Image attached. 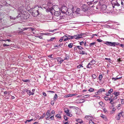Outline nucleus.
Instances as JSON below:
<instances>
[{
    "label": "nucleus",
    "mask_w": 124,
    "mask_h": 124,
    "mask_svg": "<svg viewBox=\"0 0 124 124\" xmlns=\"http://www.w3.org/2000/svg\"><path fill=\"white\" fill-rule=\"evenodd\" d=\"M42 9L38 6H36L33 8L32 15L34 16H36L41 13L40 11Z\"/></svg>",
    "instance_id": "f257e3e1"
},
{
    "label": "nucleus",
    "mask_w": 124,
    "mask_h": 124,
    "mask_svg": "<svg viewBox=\"0 0 124 124\" xmlns=\"http://www.w3.org/2000/svg\"><path fill=\"white\" fill-rule=\"evenodd\" d=\"M86 5V16H89L92 14L97 13V12L96 10H95V11L94 12L93 11H92V9H91V7L88 5L87 4Z\"/></svg>",
    "instance_id": "f03ea898"
},
{
    "label": "nucleus",
    "mask_w": 124,
    "mask_h": 124,
    "mask_svg": "<svg viewBox=\"0 0 124 124\" xmlns=\"http://www.w3.org/2000/svg\"><path fill=\"white\" fill-rule=\"evenodd\" d=\"M107 7L106 6L103 4L102 5L100 10L101 13H113V10H109L108 11H107V9H106Z\"/></svg>",
    "instance_id": "7ed1b4c3"
},
{
    "label": "nucleus",
    "mask_w": 124,
    "mask_h": 124,
    "mask_svg": "<svg viewBox=\"0 0 124 124\" xmlns=\"http://www.w3.org/2000/svg\"><path fill=\"white\" fill-rule=\"evenodd\" d=\"M82 34H79L78 35H74V36H71L69 35H68L67 36H66V37H67L66 39H64V41H66L68 39H72L74 38V37H77V38H75L76 39H79L80 38H82V37H81L82 36Z\"/></svg>",
    "instance_id": "20e7f679"
},
{
    "label": "nucleus",
    "mask_w": 124,
    "mask_h": 124,
    "mask_svg": "<svg viewBox=\"0 0 124 124\" xmlns=\"http://www.w3.org/2000/svg\"><path fill=\"white\" fill-rule=\"evenodd\" d=\"M104 43L107 45L113 46H115L116 45H118L119 44V43L117 42H112L109 41H106Z\"/></svg>",
    "instance_id": "39448f33"
},
{
    "label": "nucleus",
    "mask_w": 124,
    "mask_h": 124,
    "mask_svg": "<svg viewBox=\"0 0 124 124\" xmlns=\"http://www.w3.org/2000/svg\"><path fill=\"white\" fill-rule=\"evenodd\" d=\"M50 11L51 13L53 14L54 13V15L56 16H58L60 14V12L59 11H55L52 7H51L49 8Z\"/></svg>",
    "instance_id": "423d86ee"
},
{
    "label": "nucleus",
    "mask_w": 124,
    "mask_h": 124,
    "mask_svg": "<svg viewBox=\"0 0 124 124\" xmlns=\"http://www.w3.org/2000/svg\"><path fill=\"white\" fill-rule=\"evenodd\" d=\"M87 2V4L88 5L91 7L93 6L94 4H96L98 2L97 0H93Z\"/></svg>",
    "instance_id": "0eeeda50"
},
{
    "label": "nucleus",
    "mask_w": 124,
    "mask_h": 124,
    "mask_svg": "<svg viewBox=\"0 0 124 124\" xmlns=\"http://www.w3.org/2000/svg\"><path fill=\"white\" fill-rule=\"evenodd\" d=\"M70 6H71L72 7V8H71V9L73 13H74L75 12L76 14H80L79 12V11H80V9L79 8H77L76 10V11H74V7H73V6L72 5H70Z\"/></svg>",
    "instance_id": "6e6552de"
},
{
    "label": "nucleus",
    "mask_w": 124,
    "mask_h": 124,
    "mask_svg": "<svg viewBox=\"0 0 124 124\" xmlns=\"http://www.w3.org/2000/svg\"><path fill=\"white\" fill-rule=\"evenodd\" d=\"M123 113V112H122L117 115L116 117V119L117 120H119L121 116H122V113Z\"/></svg>",
    "instance_id": "1a4fd4ad"
},
{
    "label": "nucleus",
    "mask_w": 124,
    "mask_h": 124,
    "mask_svg": "<svg viewBox=\"0 0 124 124\" xmlns=\"http://www.w3.org/2000/svg\"><path fill=\"white\" fill-rule=\"evenodd\" d=\"M25 91L27 93V94H29L30 96L31 95H33L34 94V93L31 92L30 90H28L27 89H26Z\"/></svg>",
    "instance_id": "9d476101"
},
{
    "label": "nucleus",
    "mask_w": 124,
    "mask_h": 124,
    "mask_svg": "<svg viewBox=\"0 0 124 124\" xmlns=\"http://www.w3.org/2000/svg\"><path fill=\"white\" fill-rule=\"evenodd\" d=\"M64 112L66 113V115L67 116H72V114H71L70 113V110L67 109V110H65Z\"/></svg>",
    "instance_id": "9b49d317"
},
{
    "label": "nucleus",
    "mask_w": 124,
    "mask_h": 124,
    "mask_svg": "<svg viewBox=\"0 0 124 124\" xmlns=\"http://www.w3.org/2000/svg\"><path fill=\"white\" fill-rule=\"evenodd\" d=\"M86 118L89 121L92 120V119L93 118V117L91 116H86Z\"/></svg>",
    "instance_id": "f8f14e48"
},
{
    "label": "nucleus",
    "mask_w": 124,
    "mask_h": 124,
    "mask_svg": "<svg viewBox=\"0 0 124 124\" xmlns=\"http://www.w3.org/2000/svg\"><path fill=\"white\" fill-rule=\"evenodd\" d=\"M76 95L75 94H69L67 95H66L65 97L66 98L69 97H72Z\"/></svg>",
    "instance_id": "ddd939ff"
},
{
    "label": "nucleus",
    "mask_w": 124,
    "mask_h": 124,
    "mask_svg": "<svg viewBox=\"0 0 124 124\" xmlns=\"http://www.w3.org/2000/svg\"><path fill=\"white\" fill-rule=\"evenodd\" d=\"M99 103L101 107V108H103L104 107L105 104L102 101H101L99 102Z\"/></svg>",
    "instance_id": "4468645a"
},
{
    "label": "nucleus",
    "mask_w": 124,
    "mask_h": 124,
    "mask_svg": "<svg viewBox=\"0 0 124 124\" xmlns=\"http://www.w3.org/2000/svg\"><path fill=\"white\" fill-rule=\"evenodd\" d=\"M50 110H48L46 114V115H47V117L46 118V119H47L48 118L49 116H50Z\"/></svg>",
    "instance_id": "2eb2a0df"
},
{
    "label": "nucleus",
    "mask_w": 124,
    "mask_h": 124,
    "mask_svg": "<svg viewBox=\"0 0 124 124\" xmlns=\"http://www.w3.org/2000/svg\"><path fill=\"white\" fill-rule=\"evenodd\" d=\"M115 95V96L117 97L120 94V93L119 92H115L113 93Z\"/></svg>",
    "instance_id": "dca6fc26"
},
{
    "label": "nucleus",
    "mask_w": 124,
    "mask_h": 124,
    "mask_svg": "<svg viewBox=\"0 0 124 124\" xmlns=\"http://www.w3.org/2000/svg\"><path fill=\"white\" fill-rule=\"evenodd\" d=\"M105 90L104 88H101L98 91V93H99V94L103 92H105Z\"/></svg>",
    "instance_id": "f3484780"
},
{
    "label": "nucleus",
    "mask_w": 124,
    "mask_h": 124,
    "mask_svg": "<svg viewBox=\"0 0 124 124\" xmlns=\"http://www.w3.org/2000/svg\"><path fill=\"white\" fill-rule=\"evenodd\" d=\"M40 33L41 34L43 35H48V36H49V35L51 36L53 34H52L51 33Z\"/></svg>",
    "instance_id": "a211bd4d"
},
{
    "label": "nucleus",
    "mask_w": 124,
    "mask_h": 124,
    "mask_svg": "<svg viewBox=\"0 0 124 124\" xmlns=\"http://www.w3.org/2000/svg\"><path fill=\"white\" fill-rule=\"evenodd\" d=\"M58 97L57 95L55 94L54 97V101H55L57 100Z\"/></svg>",
    "instance_id": "6ab92c4d"
},
{
    "label": "nucleus",
    "mask_w": 124,
    "mask_h": 124,
    "mask_svg": "<svg viewBox=\"0 0 124 124\" xmlns=\"http://www.w3.org/2000/svg\"><path fill=\"white\" fill-rule=\"evenodd\" d=\"M89 63L92 65H93L94 64L96 63V61L94 60H92Z\"/></svg>",
    "instance_id": "aec40b11"
},
{
    "label": "nucleus",
    "mask_w": 124,
    "mask_h": 124,
    "mask_svg": "<svg viewBox=\"0 0 124 124\" xmlns=\"http://www.w3.org/2000/svg\"><path fill=\"white\" fill-rule=\"evenodd\" d=\"M41 35L42 34H41L40 36H39L38 35V34H37V35H34V36L35 37L38 38L40 39H42L43 38L42 37V36Z\"/></svg>",
    "instance_id": "412c9836"
},
{
    "label": "nucleus",
    "mask_w": 124,
    "mask_h": 124,
    "mask_svg": "<svg viewBox=\"0 0 124 124\" xmlns=\"http://www.w3.org/2000/svg\"><path fill=\"white\" fill-rule=\"evenodd\" d=\"M55 111L53 110L50 113V116H54V113H55Z\"/></svg>",
    "instance_id": "4be33fe9"
},
{
    "label": "nucleus",
    "mask_w": 124,
    "mask_h": 124,
    "mask_svg": "<svg viewBox=\"0 0 124 124\" xmlns=\"http://www.w3.org/2000/svg\"><path fill=\"white\" fill-rule=\"evenodd\" d=\"M104 98L106 101H108V100H110L111 99L110 98H109L108 97L105 96L104 97Z\"/></svg>",
    "instance_id": "5701e85b"
},
{
    "label": "nucleus",
    "mask_w": 124,
    "mask_h": 124,
    "mask_svg": "<svg viewBox=\"0 0 124 124\" xmlns=\"http://www.w3.org/2000/svg\"><path fill=\"white\" fill-rule=\"evenodd\" d=\"M85 100L84 99H81L79 100V103H82L85 101Z\"/></svg>",
    "instance_id": "b1692460"
},
{
    "label": "nucleus",
    "mask_w": 124,
    "mask_h": 124,
    "mask_svg": "<svg viewBox=\"0 0 124 124\" xmlns=\"http://www.w3.org/2000/svg\"><path fill=\"white\" fill-rule=\"evenodd\" d=\"M48 119L50 120H54V116H50V117L49 118L48 117Z\"/></svg>",
    "instance_id": "393cba45"
},
{
    "label": "nucleus",
    "mask_w": 124,
    "mask_h": 124,
    "mask_svg": "<svg viewBox=\"0 0 124 124\" xmlns=\"http://www.w3.org/2000/svg\"><path fill=\"white\" fill-rule=\"evenodd\" d=\"M92 65L90 64L89 63H88V64L86 66V67L87 68H91V66Z\"/></svg>",
    "instance_id": "a878e982"
},
{
    "label": "nucleus",
    "mask_w": 124,
    "mask_h": 124,
    "mask_svg": "<svg viewBox=\"0 0 124 124\" xmlns=\"http://www.w3.org/2000/svg\"><path fill=\"white\" fill-rule=\"evenodd\" d=\"M65 37H66V35H65L63 37H61L60 39L59 40V41L61 42L62 41L63 38H65Z\"/></svg>",
    "instance_id": "bb28decb"
},
{
    "label": "nucleus",
    "mask_w": 124,
    "mask_h": 124,
    "mask_svg": "<svg viewBox=\"0 0 124 124\" xmlns=\"http://www.w3.org/2000/svg\"><path fill=\"white\" fill-rule=\"evenodd\" d=\"M76 47L79 49L81 50L83 49V48L80 46H76Z\"/></svg>",
    "instance_id": "cd10ccee"
},
{
    "label": "nucleus",
    "mask_w": 124,
    "mask_h": 124,
    "mask_svg": "<svg viewBox=\"0 0 124 124\" xmlns=\"http://www.w3.org/2000/svg\"><path fill=\"white\" fill-rule=\"evenodd\" d=\"M113 91V89H112L111 88L110 90L108 91V93L110 94Z\"/></svg>",
    "instance_id": "c85d7f7f"
},
{
    "label": "nucleus",
    "mask_w": 124,
    "mask_h": 124,
    "mask_svg": "<svg viewBox=\"0 0 124 124\" xmlns=\"http://www.w3.org/2000/svg\"><path fill=\"white\" fill-rule=\"evenodd\" d=\"M55 116L57 118H61V116H60V114H57L55 115Z\"/></svg>",
    "instance_id": "c756f323"
},
{
    "label": "nucleus",
    "mask_w": 124,
    "mask_h": 124,
    "mask_svg": "<svg viewBox=\"0 0 124 124\" xmlns=\"http://www.w3.org/2000/svg\"><path fill=\"white\" fill-rule=\"evenodd\" d=\"M64 118V119L65 120V121H67L68 120V118L66 115H64L63 116Z\"/></svg>",
    "instance_id": "7c9ffc66"
},
{
    "label": "nucleus",
    "mask_w": 124,
    "mask_h": 124,
    "mask_svg": "<svg viewBox=\"0 0 124 124\" xmlns=\"http://www.w3.org/2000/svg\"><path fill=\"white\" fill-rule=\"evenodd\" d=\"M22 81H23L24 82H30V80L29 79H26V80H24V79H22Z\"/></svg>",
    "instance_id": "2f4dec72"
},
{
    "label": "nucleus",
    "mask_w": 124,
    "mask_h": 124,
    "mask_svg": "<svg viewBox=\"0 0 124 124\" xmlns=\"http://www.w3.org/2000/svg\"><path fill=\"white\" fill-rule=\"evenodd\" d=\"M102 78V75H99V80L100 81H101V79Z\"/></svg>",
    "instance_id": "473e14b6"
},
{
    "label": "nucleus",
    "mask_w": 124,
    "mask_h": 124,
    "mask_svg": "<svg viewBox=\"0 0 124 124\" xmlns=\"http://www.w3.org/2000/svg\"><path fill=\"white\" fill-rule=\"evenodd\" d=\"M73 45V44L72 43L69 44H68V46L70 48H71L72 47Z\"/></svg>",
    "instance_id": "72a5a7b5"
},
{
    "label": "nucleus",
    "mask_w": 124,
    "mask_h": 124,
    "mask_svg": "<svg viewBox=\"0 0 124 124\" xmlns=\"http://www.w3.org/2000/svg\"><path fill=\"white\" fill-rule=\"evenodd\" d=\"M77 122L81 123L82 122V120L80 119H78L77 120Z\"/></svg>",
    "instance_id": "f704fd0d"
},
{
    "label": "nucleus",
    "mask_w": 124,
    "mask_h": 124,
    "mask_svg": "<svg viewBox=\"0 0 124 124\" xmlns=\"http://www.w3.org/2000/svg\"><path fill=\"white\" fill-rule=\"evenodd\" d=\"M96 44L95 42H94L90 44V46H91L93 45H94Z\"/></svg>",
    "instance_id": "c9c22d12"
},
{
    "label": "nucleus",
    "mask_w": 124,
    "mask_h": 124,
    "mask_svg": "<svg viewBox=\"0 0 124 124\" xmlns=\"http://www.w3.org/2000/svg\"><path fill=\"white\" fill-rule=\"evenodd\" d=\"M69 56L66 55L65 57L64 60H68L69 59Z\"/></svg>",
    "instance_id": "e433bc0d"
},
{
    "label": "nucleus",
    "mask_w": 124,
    "mask_h": 124,
    "mask_svg": "<svg viewBox=\"0 0 124 124\" xmlns=\"http://www.w3.org/2000/svg\"><path fill=\"white\" fill-rule=\"evenodd\" d=\"M94 90V89L92 88H91L88 90V91L90 92H93Z\"/></svg>",
    "instance_id": "4c0bfd02"
},
{
    "label": "nucleus",
    "mask_w": 124,
    "mask_h": 124,
    "mask_svg": "<svg viewBox=\"0 0 124 124\" xmlns=\"http://www.w3.org/2000/svg\"><path fill=\"white\" fill-rule=\"evenodd\" d=\"M57 29H56L53 30H48L47 31L50 32H54V31H56Z\"/></svg>",
    "instance_id": "58836bf2"
},
{
    "label": "nucleus",
    "mask_w": 124,
    "mask_h": 124,
    "mask_svg": "<svg viewBox=\"0 0 124 124\" xmlns=\"http://www.w3.org/2000/svg\"><path fill=\"white\" fill-rule=\"evenodd\" d=\"M121 4L123 7H124V0H121Z\"/></svg>",
    "instance_id": "ea45409f"
},
{
    "label": "nucleus",
    "mask_w": 124,
    "mask_h": 124,
    "mask_svg": "<svg viewBox=\"0 0 124 124\" xmlns=\"http://www.w3.org/2000/svg\"><path fill=\"white\" fill-rule=\"evenodd\" d=\"M92 77L94 79L96 78V76L95 74H93L92 76Z\"/></svg>",
    "instance_id": "a19ab883"
},
{
    "label": "nucleus",
    "mask_w": 124,
    "mask_h": 124,
    "mask_svg": "<svg viewBox=\"0 0 124 124\" xmlns=\"http://www.w3.org/2000/svg\"><path fill=\"white\" fill-rule=\"evenodd\" d=\"M89 124H94V123L92 120H90L89 121Z\"/></svg>",
    "instance_id": "79ce46f5"
},
{
    "label": "nucleus",
    "mask_w": 124,
    "mask_h": 124,
    "mask_svg": "<svg viewBox=\"0 0 124 124\" xmlns=\"http://www.w3.org/2000/svg\"><path fill=\"white\" fill-rule=\"evenodd\" d=\"M98 42H100L103 41L100 39H97L96 40Z\"/></svg>",
    "instance_id": "37998d69"
},
{
    "label": "nucleus",
    "mask_w": 124,
    "mask_h": 124,
    "mask_svg": "<svg viewBox=\"0 0 124 124\" xmlns=\"http://www.w3.org/2000/svg\"><path fill=\"white\" fill-rule=\"evenodd\" d=\"M81 67H83L82 65H81V64H79L78 65V66H77V68L78 69L80 68Z\"/></svg>",
    "instance_id": "c03bdc74"
},
{
    "label": "nucleus",
    "mask_w": 124,
    "mask_h": 124,
    "mask_svg": "<svg viewBox=\"0 0 124 124\" xmlns=\"http://www.w3.org/2000/svg\"><path fill=\"white\" fill-rule=\"evenodd\" d=\"M64 61V60H60L58 62V63L59 64H61L62 62Z\"/></svg>",
    "instance_id": "a18cd8bd"
},
{
    "label": "nucleus",
    "mask_w": 124,
    "mask_h": 124,
    "mask_svg": "<svg viewBox=\"0 0 124 124\" xmlns=\"http://www.w3.org/2000/svg\"><path fill=\"white\" fill-rule=\"evenodd\" d=\"M80 54H85V52L83 51H80Z\"/></svg>",
    "instance_id": "49530a36"
},
{
    "label": "nucleus",
    "mask_w": 124,
    "mask_h": 124,
    "mask_svg": "<svg viewBox=\"0 0 124 124\" xmlns=\"http://www.w3.org/2000/svg\"><path fill=\"white\" fill-rule=\"evenodd\" d=\"M101 116L102 118L103 119L105 118H106V116H105L102 115Z\"/></svg>",
    "instance_id": "de8ad7c7"
},
{
    "label": "nucleus",
    "mask_w": 124,
    "mask_h": 124,
    "mask_svg": "<svg viewBox=\"0 0 124 124\" xmlns=\"http://www.w3.org/2000/svg\"><path fill=\"white\" fill-rule=\"evenodd\" d=\"M55 39V37L51 38V39L49 40V41H53L54 39Z\"/></svg>",
    "instance_id": "09e8293b"
},
{
    "label": "nucleus",
    "mask_w": 124,
    "mask_h": 124,
    "mask_svg": "<svg viewBox=\"0 0 124 124\" xmlns=\"http://www.w3.org/2000/svg\"><path fill=\"white\" fill-rule=\"evenodd\" d=\"M93 97H96L98 99H100V97L99 96H97V95H93Z\"/></svg>",
    "instance_id": "8fccbe9b"
},
{
    "label": "nucleus",
    "mask_w": 124,
    "mask_h": 124,
    "mask_svg": "<svg viewBox=\"0 0 124 124\" xmlns=\"http://www.w3.org/2000/svg\"><path fill=\"white\" fill-rule=\"evenodd\" d=\"M121 103L122 104H124V99H121Z\"/></svg>",
    "instance_id": "3c124183"
},
{
    "label": "nucleus",
    "mask_w": 124,
    "mask_h": 124,
    "mask_svg": "<svg viewBox=\"0 0 124 124\" xmlns=\"http://www.w3.org/2000/svg\"><path fill=\"white\" fill-rule=\"evenodd\" d=\"M103 112L106 113H108L107 111L106 110V109H103Z\"/></svg>",
    "instance_id": "603ef678"
},
{
    "label": "nucleus",
    "mask_w": 124,
    "mask_h": 124,
    "mask_svg": "<svg viewBox=\"0 0 124 124\" xmlns=\"http://www.w3.org/2000/svg\"><path fill=\"white\" fill-rule=\"evenodd\" d=\"M10 18V19H13V20H14L15 19V17H13L12 16H9Z\"/></svg>",
    "instance_id": "864d4df0"
},
{
    "label": "nucleus",
    "mask_w": 124,
    "mask_h": 124,
    "mask_svg": "<svg viewBox=\"0 0 124 124\" xmlns=\"http://www.w3.org/2000/svg\"><path fill=\"white\" fill-rule=\"evenodd\" d=\"M9 45H7L5 44H3V46H9Z\"/></svg>",
    "instance_id": "5fc2aeb1"
},
{
    "label": "nucleus",
    "mask_w": 124,
    "mask_h": 124,
    "mask_svg": "<svg viewBox=\"0 0 124 124\" xmlns=\"http://www.w3.org/2000/svg\"><path fill=\"white\" fill-rule=\"evenodd\" d=\"M25 15H24V17L25 18ZM29 16V14H28V15H27V16L26 17V19H27L28 18Z\"/></svg>",
    "instance_id": "6e6d98bb"
},
{
    "label": "nucleus",
    "mask_w": 124,
    "mask_h": 124,
    "mask_svg": "<svg viewBox=\"0 0 124 124\" xmlns=\"http://www.w3.org/2000/svg\"><path fill=\"white\" fill-rule=\"evenodd\" d=\"M33 120V119H30V120H27V121L28 122H31V121H32V120Z\"/></svg>",
    "instance_id": "4d7b16f0"
},
{
    "label": "nucleus",
    "mask_w": 124,
    "mask_h": 124,
    "mask_svg": "<svg viewBox=\"0 0 124 124\" xmlns=\"http://www.w3.org/2000/svg\"><path fill=\"white\" fill-rule=\"evenodd\" d=\"M21 13L19 14H18V15L16 16V17L17 18H18V17H21Z\"/></svg>",
    "instance_id": "13d9d810"
},
{
    "label": "nucleus",
    "mask_w": 124,
    "mask_h": 124,
    "mask_svg": "<svg viewBox=\"0 0 124 124\" xmlns=\"http://www.w3.org/2000/svg\"><path fill=\"white\" fill-rule=\"evenodd\" d=\"M53 55L52 54H51V55H49L48 56V57L49 58H53V57H52V56Z\"/></svg>",
    "instance_id": "bf43d9fd"
},
{
    "label": "nucleus",
    "mask_w": 124,
    "mask_h": 124,
    "mask_svg": "<svg viewBox=\"0 0 124 124\" xmlns=\"http://www.w3.org/2000/svg\"><path fill=\"white\" fill-rule=\"evenodd\" d=\"M70 122H66L64 123L63 124H69Z\"/></svg>",
    "instance_id": "052dcab7"
},
{
    "label": "nucleus",
    "mask_w": 124,
    "mask_h": 124,
    "mask_svg": "<svg viewBox=\"0 0 124 124\" xmlns=\"http://www.w3.org/2000/svg\"><path fill=\"white\" fill-rule=\"evenodd\" d=\"M115 109H114H114H113V110L111 111H110V113L111 114H113V111H115Z\"/></svg>",
    "instance_id": "680f3d73"
},
{
    "label": "nucleus",
    "mask_w": 124,
    "mask_h": 124,
    "mask_svg": "<svg viewBox=\"0 0 124 124\" xmlns=\"http://www.w3.org/2000/svg\"><path fill=\"white\" fill-rule=\"evenodd\" d=\"M121 104H119L117 106V107L118 108L121 107Z\"/></svg>",
    "instance_id": "e2e57ef3"
},
{
    "label": "nucleus",
    "mask_w": 124,
    "mask_h": 124,
    "mask_svg": "<svg viewBox=\"0 0 124 124\" xmlns=\"http://www.w3.org/2000/svg\"><path fill=\"white\" fill-rule=\"evenodd\" d=\"M43 95L46 96V94L45 93H43Z\"/></svg>",
    "instance_id": "0e129e2a"
},
{
    "label": "nucleus",
    "mask_w": 124,
    "mask_h": 124,
    "mask_svg": "<svg viewBox=\"0 0 124 124\" xmlns=\"http://www.w3.org/2000/svg\"><path fill=\"white\" fill-rule=\"evenodd\" d=\"M80 45H81L83 44H84V42H83V41H82L81 42H80Z\"/></svg>",
    "instance_id": "69168bd1"
},
{
    "label": "nucleus",
    "mask_w": 124,
    "mask_h": 124,
    "mask_svg": "<svg viewBox=\"0 0 124 124\" xmlns=\"http://www.w3.org/2000/svg\"><path fill=\"white\" fill-rule=\"evenodd\" d=\"M120 46L123 47H124V45L122 44H120Z\"/></svg>",
    "instance_id": "338daca9"
},
{
    "label": "nucleus",
    "mask_w": 124,
    "mask_h": 124,
    "mask_svg": "<svg viewBox=\"0 0 124 124\" xmlns=\"http://www.w3.org/2000/svg\"><path fill=\"white\" fill-rule=\"evenodd\" d=\"M112 80H114L115 81L116 80V78H112Z\"/></svg>",
    "instance_id": "774afa93"
}]
</instances>
